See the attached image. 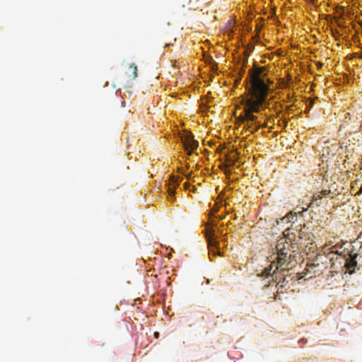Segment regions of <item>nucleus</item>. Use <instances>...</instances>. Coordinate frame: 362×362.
<instances>
[{"label": "nucleus", "mask_w": 362, "mask_h": 362, "mask_svg": "<svg viewBox=\"0 0 362 362\" xmlns=\"http://www.w3.org/2000/svg\"><path fill=\"white\" fill-rule=\"evenodd\" d=\"M264 70V66H255L250 71L251 86L247 89V94L242 96L241 104L244 110L243 113L238 117V120L245 124V128L252 134L267 125L258 121L259 117L254 115L255 112H259L266 105L269 87L262 78Z\"/></svg>", "instance_id": "f257e3e1"}, {"label": "nucleus", "mask_w": 362, "mask_h": 362, "mask_svg": "<svg viewBox=\"0 0 362 362\" xmlns=\"http://www.w3.org/2000/svg\"><path fill=\"white\" fill-rule=\"evenodd\" d=\"M303 238L301 231L298 232V236L287 228L284 232V236L280 238L276 245L278 257L276 258L280 267L284 266L286 263H291L292 253L298 249L300 240Z\"/></svg>", "instance_id": "f03ea898"}, {"label": "nucleus", "mask_w": 362, "mask_h": 362, "mask_svg": "<svg viewBox=\"0 0 362 362\" xmlns=\"http://www.w3.org/2000/svg\"><path fill=\"white\" fill-rule=\"evenodd\" d=\"M288 265L289 264L286 263L284 266L280 267L278 262H273L258 276H264L265 279H269L265 284V286H268L272 282H276L277 284H281V286L283 287V283L285 281V272L288 271Z\"/></svg>", "instance_id": "7ed1b4c3"}, {"label": "nucleus", "mask_w": 362, "mask_h": 362, "mask_svg": "<svg viewBox=\"0 0 362 362\" xmlns=\"http://www.w3.org/2000/svg\"><path fill=\"white\" fill-rule=\"evenodd\" d=\"M207 243L209 247V255L222 256L221 252L218 250V242L215 238V231L213 229H209L206 233Z\"/></svg>", "instance_id": "20e7f679"}, {"label": "nucleus", "mask_w": 362, "mask_h": 362, "mask_svg": "<svg viewBox=\"0 0 362 362\" xmlns=\"http://www.w3.org/2000/svg\"><path fill=\"white\" fill-rule=\"evenodd\" d=\"M182 140L185 149L188 151L189 155L199 146V142L194 140V135L190 132H187Z\"/></svg>", "instance_id": "39448f33"}, {"label": "nucleus", "mask_w": 362, "mask_h": 362, "mask_svg": "<svg viewBox=\"0 0 362 362\" xmlns=\"http://www.w3.org/2000/svg\"><path fill=\"white\" fill-rule=\"evenodd\" d=\"M182 178L180 177H175L173 175H170V182L167 185V192L169 197V200L170 202H173L175 200V193L176 188L179 186L180 182Z\"/></svg>", "instance_id": "423d86ee"}, {"label": "nucleus", "mask_w": 362, "mask_h": 362, "mask_svg": "<svg viewBox=\"0 0 362 362\" xmlns=\"http://www.w3.org/2000/svg\"><path fill=\"white\" fill-rule=\"evenodd\" d=\"M358 255L354 254V255H350L349 257L346 259L344 267L349 274H353L357 267V261L356 260Z\"/></svg>", "instance_id": "0eeeda50"}, {"label": "nucleus", "mask_w": 362, "mask_h": 362, "mask_svg": "<svg viewBox=\"0 0 362 362\" xmlns=\"http://www.w3.org/2000/svg\"><path fill=\"white\" fill-rule=\"evenodd\" d=\"M128 78L135 79L138 77L137 66L135 64H131L125 72Z\"/></svg>", "instance_id": "6e6552de"}, {"label": "nucleus", "mask_w": 362, "mask_h": 362, "mask_svg": "<svg viewBox=\"0 0 362 362\" xmlns=\"http://www.w3.org/2000/svg\"><path fill=\"white\" fill-rule=\"evenodd\" d=\"M283 220L294 223L297 220V214L296 213L290 212L283 218Z\"/></svg>", "instance_id": "1a4fd4ad"}, {"label": "nucleus", "mask_w": 362, "mask_h": 362, "mask_svg": "<svg viewBox=\"0 0 362 362\" xmlns=\"http://www.w3.org/2000/svg\"><path fill=\"white\" fill-rule=\"evenodd\" d=\"M332 35L337 39H339V37H341V34L339 33V32L337 30V29H332Z\"/></svg>", "instance_id": "9d476101"}, {"label": "nucleus", "mask_w": 362, "mask_h": 362, "mask_svg": "<svg viewBox=\"0 0 362 362\" xmlns=\"http://www.w3.org/2000/svg\"><path fill=\"white\" fill-rule=\"evenodd\" d=\"M318 266H319V264H317V265H316L315 264H314V263H313V264H308V270L310 272H312V270H313L315 267H318Z\"/></svg>", "instance_id": "9b49d317"}, {"label": "nucleus", "mask_w": 362, "mask_h": 362, "mask_svg": "<svg viewBox=\"0 0 362 362\" xmlns=\"http://www.w3.org/2000/svg\"><path fill=\"white\" fill-rule=\"evenodd\" d=\"M282 122V126L284 128H285L287 126L288 122L285 120V119H282L279 120V122Z\"/></svg>", "instance_id": "f8f14e48"}, {"label": "nucleus", "mask_w": 362, "mask_h": 362, "mask_svg": "<svg viewBox=\"0 0 362 362\" xmlns=\"http://www.w3.org/2000/svg\"><path fill=\"white\" fill-rule=\"evenodd\" d=\"M320 193L323 194L324 195H328L330 193V190H323Z\"/></svg>", "instance_id": "ddd939ff"}, {"label": "nucleus", "mask_w": 362, "mask_h": 362, "mask_svg": "<svg viewBox=\"0 0 362 362\" xmlns=\"http://www.w3.org/2000/svg\"><path fill=\"white\" fill-rule=\"evenodd\" d=\"M316 65L317 66V68L320 69L323 66V64L322 62H317Z\"/></svg>", "instance_id": "4468645a"}, {"label": "nucleus", "mask_w": 362, "mask_h": 362, "mask_svg": "<svg viewBox=\"0 0 362 362\" xmlns=\"http://www.w3.org/2000/svg\"><path fill=\"white\" fill-rule=\"evenodd\" d=\"M315 201L317 202L318 199H321V196L320 194H315L314 196Z\"/></svg>", "instance_id": "2eb2a0df"}, {"label": "nucleus", "mask_w": 362, "mask_h": 362, "mask_svg": "<svg viewBox=\"0 0 362 362\" xmlns=\"http://www.w3.org/2000/svg\"><path fill=\"white\" fill-rule=\"evenodd\" d=\"M313 105H314V101H313V100H311V101H310V102H309V103L308 104V107L309 108H310V107H312L313 106Z\"/></svg>", "instance_id": "dca6fc26"}, {"label": "nucleus", "mask_w": 362, "mask_h": 362, "mask_svg": "<svg viewBox=\"0 0 362 362\" xmlns=\"http://www.w3.org/2000/svg\"><path fill=\"white\" fill-rule=\"evenodd\" d=\"M184 186H185V188L186 189H189V184L188 182H185V183L184 184Z\"/></svg>", "instance_id": "f3484780"}, {"label": "nucleus", "mask_w": 362, "mask_h": 362, "mask_svg": "<svg viewBox=\"0 0 362 362\" xmlns=\"http://www.w3.org/2000/svg\"><path fill=\"white\" fill-rule=\"evenodd\" d=\"M355 55H356V56L357 55V56H358L359 57L362 58V52H361V53H357V54L356 53V54H355Z\"/></svg>", "instance_id": "a211bd4d"}, {"label": "nucleus", "mask_w": 362, "mask_h": 362, "mask_svg": "<svg viewBox=\"0 0 362 362\" xmlns=\"http://www.w3.org/2000/svg\"><path fill=\"white\" fill-rule=\"evenodd\" d=\"M155 335H156V337H157L158 335V332H155Z\"/></svg>", "instance_id": "6ab92c4d"}, {"label": "nucleus", "mask_w": 362, "mask_h": 362, "mask_svg": "<svg viewBox=\"0 0 362 362\" xmlns=\"http://www.w3.org/2000/svg\"><path fill=\"white\" fill-rule=\"evenodd\" d=\"M361 128H362V124H361Z\"/></svg>", "instance_id": "aec40b11"}]
</instances>
